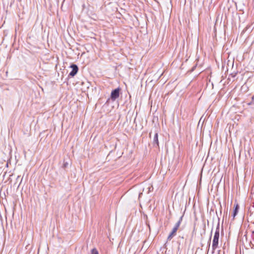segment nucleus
Segmentation results:
<instances>
[{
    "mask_svg": "<svg viewBox=\"0 0 254 254\" xmlns=\"http://www.w3.org/2000/svg\"><path fill=\"white\" fill-rule=\"evenodd\" d=\"M219 238V227L218 226L215 231L213 241H212V248L213 250H216L218 248V241Z\"/></svg>",
    "mask_w": 254,
    "mask_h": 254,
    "instance_id": "nucleus-1",
    "label": "nucleus"
},
{
    "mask_svg": "<svg viewBox=\"0 0 254 254\" xmlns=\"http://www.w3.org/2000/svg\"><path fill=\"white\" fill-rule=\"evenodd\" d=\"M120 90V88H117L112 90L111 94V98L112 100L115 101L119 97Z\"/></svg>",
    "mask_w": 254,
    "mask_h": 254,
    "instance_id": "nucleus-2",
    "label": "nucleus"
},
{
    "mask_svg": "<svg viewBox=\"0 0 254 254\" xmlns=\"http://www.w3.org/2000/svg\"><path fill=\"white\" fill-rule=\"evenodd\" d=\"M180 222H178L175 227L173 228L172 232L170 233V234L168 236V239L171 240L173 237L175 235L177 230L178 229V228L180 226Z\"/></svg>",
    "mask_w": 254,
    "mask_h": 254,
    "instance_id": "nucleus-3",
    "label": "nucleus"
},
{
    "mask_svg": "<svg viewBox=\"0 0 254 254\" xmlns=\"http://www.w3.org/2000/svg\"><path fill=\"white\" fill-rule=\"evenodd\" d=\"M70 67L72 68V70L69 73V75L73 77L77 73L78 70V66L74 64H71L70 65Z\"/></svg>",
    "mask_w": 254,
    "mask_h": 254,
    "instance_id": "nucleus-4",
    "label": "nucleus"
},
{
    "mask_svg": "<svg viewBox=\"0 0 254 254\" xmlns=\"http://www.w3.org/2000/svg\"><path fill=\"white\" fill-rule=\"evenodd\" d=\"M238 209H239V205L238 203H236L235 204V208H234V212H233V217L234 218L236 215L237 214V213H238Z\"/></svg>",
    "mask_w": 254,
    "mask_h": 254,
    "instance_id": "nucleus-5",
    "label": "nucleus"
},
{
    "mask_svg": "<svg viewBox=\"0 0 254 254\" xmlns=\"http://www.w3.org/2000/svg\"><path fill=\"white\" fill-rule=\"evenodd\" d=\"M153 141L156 143L157 145H158V133H155L154 136Z\"/></svg>",
    "mask_w": 254,
    "mask_h": 254,
    "instance_id": "nucleus-6",
    "label": "nucleus"
},
{
    "mask_svg": "<svg viewBox=\"0 0 254 254\" xmlns=\"http://www.w3.org/2000/svg\"><path fill=\"white\" fill-rule=\"evenodd\" d=\"M92 254H99L96 249H94L92 251Z\"/></svg>",
    "mask_w": 254,
    "mask_h": 254,
    "instance_id": "nucleus-7",
    "label": "nucleus"
},
{
    "mask_svg": "<svg viewBox=\"0 0 254 254\" xmlns=\"http://www.w3.org/2000/svg\"><path fill=\"white\" fill-rule=\"evenodd\" d=\"M142 194V192L140 193L139 194V197H140L141 195Z\"/></svg>",
    "mask_w": 254,
    "mask_h": 254,
    "instance_id": "nucleus-8",
    "label": "nucleus"
}]
</instances>
